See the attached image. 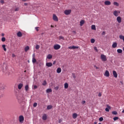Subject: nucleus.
I'll use <instances>...</instances> for the list:
<instances>
[{
    "mask_svg": "<svg viewBox=\"0 0 124 124\" xmlns=\"http://www.w3.org/2000/svg\"><path fill=\"white\" fill-rule=\"evenodd\" d=\"M17 100L19 103H24V98H23V95L22 94H19L17 97Z\"/></svg>",
    "mask_w": 124,
    "mask_h": 124,
    "instance_id": "f257e3e1",
    "label": "nucleus"
},
{
    "mask_svg": "<svg viewBox=\"0 0 124 124\" xmlns=\"http://www.w3.org/2000/svg\"><path fill=\"white\" fill-rule=\"evenodd\" d=\"M101 59L102 62H106V61H107V58L106 57V56L104 54L101 55Z\"/></svg>",
    "mask_w": 124,
    "mask_h": 124,
    "instance_id": "f03ea898",
    "label": "nucleus"
},
{
    "mask_svg": "<svg viewBox=\"0 0 124 124\" xmlns=\"http://www.w3.org/2000/svg\"><path fill=\"white\" fill-rule=\"evenodd\" d=\"M53 48L54 50H59V49H61V46L59 44H56L53 46Z\"/></svg>",
    "mask_w": 124,
    "mask_h": 124,
    "instance_id": "7ed1b4c3",
    "label": "nucleus"
},
{
    "mask_svg": "<svg viewBox=\"0 0 124 124\" xmlns=\"http://www.w3.org/2000/svg\"><path fill=\"white\" fill-rule=\"evenodd\" d=\"M53 20H54L55 22H58L59 21V18L58 16L55 14L53 15Z\"/></svg>",
    "mask_w": 124,
    "mask_h": 124,
    "instance_id": "20e7f679",
    "label": "nucleus"
},
{
    "mask_svg": "<svg viewBox=\"0 0 124 124\" xmlns=\"http://www.w3.org/2000/svg\"><path fill=\"white\" fill-rule=\"evenodd\" d=\"M64 13L65 15H69L71 13V10H66L64 11Z\"/></svg>",
    "mask_w": 124,
    "mask_h": 124,
    "instance_id": "39448f33",
    "label": "nucleus"
},
{
    "mask_svg": "<svg viewBox=\"0 0 124 124\" xmlns=\"http://www.w3.org/2000/svg\"><path fill=\"white\" fill-rule=\"evenodd\" d=\"M104 76H106V77H109V76H110V73H109L108 70L105 71Z\"/></svg>",
    "mask_w": 124,
    "mask_h": 124,
    "instance_id": "423d86ee",
    "label": "nucleus"
},
{
    "mask_svg": "<svg viewBox=\"0 0 124 124\" xmlns=\"http://www.w3.org/2000/svg\"><path fill=\"white\" fill-rule=\"evenodd\" d=\"M19 121L20 123H23V122H24V116L22 115L19 116Z\"/></svg>",
    "mask_w": 124,
    "mask_h": 124,
    "instance_id": "0eeeda50",
    "label": "nucleus"
},
{
    "mask_svg": "<svg viewBox=\"0 0 124 124\" xmlns=\"http://www.w3.org/2000/svg\"><path fill=\"white\" fill-rule=\"evenodd\" d=\"M116 20L117 21L118 23H119V24H121V23H122V17H121V16H118L116 18Z\"/></svg>",
    "mask_w": 124,
    "mask_h": 124,
    "instance_id": "6e6552de",
    "label": "nucleus"
},
{
    "mask_svg": "<svg viewBox=\"0 0 124 124\" xmlns=\"http://www.w3.org/2000/svg\"><path fill=\"white\" fill-rule=\"evenodd\" d=\"M46 65L47 66V67H51V66H52L53 63L51 62H46Z\"/></svg>",
    "mask_w": 124,
    "mask_h": 124,
    "instance_id": "1a4fd4ad",
    "label": "nucleus"
},
{
    "mask_svg": "<svg viewBox=\"0 0 124 124\" xmlns=\"http://www.w3.org/2000/svg\"><path fill=\"white\" fill-rule=\"evenodd\" d=\"M113 14L115 17H118L119 16V14H118V11H114L113 12Z\"/></svg>",
    "mask_w": 124,
    "mask_h": 124,
    "instance_id": "9d476101",
    "label": "nucleus"
},
{
    "mask_svg": "<svg viewBox=\"0 0 124 124\" xmlns=\"http://www.w3.org/2000/svg\"><path fill=\"white\" fill-rule=\"evenodd\" d=\"M42 119L43 121H46L47 120V115L46 114L43 115Z\"/></svg>",
    "mask_w": 124,
    "mask_h": 124,
    "instance_id": "9b49d317",
    "label": "nucleus"
},
{
    "mask_svg": "<svg viewBox=\"0 0 124 124\" xmlns=\"http://www.w3.org/2000/svg\"><path fill=\"white\" fill-rule=\"evenodd\" d=\"M17 36H18V37H22V36H23V34L21 31H18L17 33Z\"/></svg>",
    "mask_w": 124,
    "mask_h": 124,
    "instance_id": "f8f14e48",
    "label": "nucleus"
},
{
    "mask_svg": "<svg viewBox=\"0 0 124 124\" xmlns=\"http://www.w3.org/2000/svg\"><path fill=\"white\" fill-rule=\"evenodd\" d=\"M113 75L115 78H117L118 77V74H117V72H116V71H113Z\"/></svg>",
    "mask_w": 124,
    "mask_h": 124,
    "instance_id": "ddd939ff",
    "label": "nucleus"
},
{
    "mask_svg": "<svg viewBox=\"0 0 124 124\" xmlns=\"http://www.w3.org/2000/svg\"><path fill=\"white\" fill-rule=\"evenodd\" d=\"M23 86H24V84H23V83H19L18 85V90H21L22 89V88H23Z\"/></svg>",
    "mask_w": 124,
    "mask_h": 124,
    "instance_id": "4468645a",
    "label": "nucleus"
},
{
    "mask_svg": "<svg viewBox=\"0 0 124 124\" xmlns=\"http://www.w3.org/2000/svg\"><path fill=\"white\" fill-rule=\"evenodd\" d=\"M104 3H105V5H111V2L110 1H108V0L105 1Z\"/></svg>",
    "mask_w": 124,
    "mask_h": 124,
    "instance_id": "2eb2a0df",
    "label": "nucleus"
},
{
    "mask_svg": "<svg viewBox=\"0 0 124 124\" xmlns=\"http://www.w3.org/2000/svg\"><path fill=\"white\" fill-rule=\"evenodd\" d=\"M107 108H105V110L106 111V112H109V109H111V107L108 105H107Z\"/></svg>",
    "mask_w": 124,
    "mask_h": 124,
    "instance_id": "dca6fc26",
    "label": "nucleus"
},
{
    "mask_svg": "<svg viewBox=\"0 0 124 124\" xmlns=\"http://www.w3.org/2000/svg\"><path fill=\"white\" fill-rule=\"evenodd\" d=\"M117 46H118V44L116 42L113 43L112 45V48H117Z\"/></svg>",
    "mask_w": 124,
    "mask_h": 124,
    "instance_id": "f3484780",
    "label": "nucleus"
},
{
    "mask_svg": "<svg viewBox=\"0 0 124 124\" xmlns=\"http://www.w3.org/2000/svg\"><path fill=\"white\" fill-rule=\"evenodd\" d=\"M72 117H73V119H76V118H77V117H78V114L76 113H74L73 114Z\"/></svg>",
    "mask_w": 124,
    "mask_h": 124,
    "instance_id": "a211bd4d",
    "label": "nucleus"
},
{
    "mask_svg": "<svg viewBox=\"0 0 124 124\" xmlns=\"http://www.w3.org/2000/svg\"><path fill=\"white\" fill-rule=\"evenodd\" d=\"M85 24V20H81L80 21V26L81 27H82V26H83V25H84Z\"/></svg>",
    "mask_w": 124,
    "mask_h": 124,
    "instance_id": "6ab92c4d",
    "label": "nucleus"
},
{
    "mask_svg": "<svg viewBox=\"0 0 124 124\" xmlns=\"http://www.w3.org/2000/svg\"><path fill=\"white\" fill-rule=\"evenodd\" d=\"M68 48L69 49H78V46H69Z\"/></svg>",
    "mask_w": 124,
    "mask_h": 124,
    "instance_id": "aec40b11",
    "label": "nucleus"
},
{
    "mask_svg": "<svg viewBox=\"0 0 124 124\" xmlns=\"http://www.w3.org/2000/svg\"><path fill=\"white\" fill-rule=\"evenodd\" d=\"M24 50L25 52H28L29 50H30V46H27L24 48Z\"/></svg>",
    "mask_w": 124,
    "mask_h": 124,
    "instance_id": "412c9836",
    "label": "nucleus"
},
{
    "mask_svg": "<svg viewBox=\"0 0 124 124\" xmlns=\"http://www.w3.org/2000/svg\"><path fill=\"white\" fill-rule=\"evenodd\" d=\"M46 58H47V59H48V60H51V59H52V58H53V56L51 54H48Z\"/></svg>",
    "mask_w": 124,
    "mask_h": 124,
    "instance_id": "4be33fe9",
    "label": "nucleus"
},
{
    "mask_svg": "<svg viewBox=\"0 0 124 124\" xmlns=\"http://www.w3.org/2000/svg\"><path fill=\"white\" fill-rule=\"evenodd\" d=\"M53 108V106L52 105H48L47 107V110H51Z\"/></svg>",
    "mask_w": 124,
    "mask_h": 124,
    "instance_id": "5701e85b",
    "label": "nucleus"
},
{
    "mask_svg": "<svg viewBox=\"0 0 124 124\" xmlns=\"http://www.w3.org/2000/svg\"><path fill=\"white\" fill-rule=\"evenodd\" d=\"M117 52L119 54H122V53H123V50H122L121 49H118L117 50Z\"/></svg>",
    "mask_w": 124,
    "mask_h": 124,
    "instance_id": "b1692460",
    "label": "nucleus"
},
{
    "mask_svg": "<svg viewBox=\"0 0 124 124\" xmlns=\"http://www.w3.org/2000/svg\"><path fill=\"white\" fill-rule=\"evenodd\" d=\"M57 73H61V72H62V69L61 68H58L57 69Z\"/></svg>",
    "mask_w": 124,
    "mask_h": 124,
    "instance_id": "393cba45",
    "label": "nucleus"
},
{
    "mask_svg": "<svg viewBox=\"0 0 124 124\" xmlns=\"http://www.w3.org/2000/svg\"><path fill=\"white\" fill-rule=\"evenodd\" d=\"M59 40H64V37H63L62 36H60L59 37Z\"/></svg>",
    "mask_w": 124,
    "mask_h": 124,
    "instance_id": "a878e982",
    "label": "nucleus"
},
{
    "mask_svg": "<svg viewBox=\"0 0 124 124\" xmlns=\"http://www.w3.org/2000/svg\"><path fill=\"white\" fill-rule=\"evenodd\" d=\"M91 29L92 30H94V31H95L96 30L95 28V25H92Z\"/></svg>",
    "mask_w": 124,
    "mask_h": 124,
    "instance_id": "bb28decb",
    "label": "nucleus"
},
{
    "mask_svg": "<svg viewBox=\"0 0 124 124\" xmlns=\"http://www.w3.org/2000/svg\"><path fill=\"white\" fill-rule=\"evenodd\" d=\"M46 93H52V89H47L46 90Z\"/></svg>",
    "mask_w": 124,
    "mask_h": 124,
    "instance_id": "cd10ccee",
    "label": "nucleus"
},
{
    "mask_svg": "<svg viewBox=\"0 0 124 124\" xmlns=\"http://www.w3.org/2000/svg\"><path fill=\"white\" fill-rule=\"evenodd\" d=\"M64 88L65 89H68V83H65L64 84Z\"/></svg>",
    "mask_w": 124,
    "mask_h": 124,
    "instance_id": "c85d7f7f",
    "label": "nucleus"
},
{
    "mask_svg": "<svg viewBox=\"0 0 124 124\" xmlns=\"http://www.w3.org/2000/svg\"><path fill=\"white\" fill-rule=\"evenodd\" d=\"M6 46H5V45H3L2 46V47L4 50V51H6V47H5Z\"/></svg>",
    "mask_w": 124,
    "mask_h": 124,
    "instance_id": "c756f323",
    "label": "nucleus"
},
{
    "mask_svg": "<svg viewBox=\"0 0 124 124\" xmlns=\"http://www.w3.org/2000/svg\"><path fill=\"white\" fill-rule=\"evenodd\" d=\"M25 91H26V92H28V91H29V85H27L26 86H25Z\"/></svg>",
    "mask_w": 124,
    "mask_h": 124,
    "instance_id": "7c9ffc66",
    "label": "nucleus"
},
{
    "mask_svg": "<svg viewBox=\"0 0 124 124\" xmlns=\"http://www.w3.org/2000/svg\"><path fill=\"white\" fill-rule=\"evenodd\" d=\"M43 86H46L47 85V82H46V80H44V82L42 83Z\"/></svg>",
    "mask_w": 124,
    "mask_h": 124,
    "instance_id": "2f4dec72",
    "label": "nucleus"
},
{
    "mask_svg": "<svg viewBox=\"0 0 124 124\" xmlns=\"http://www.w3.org/2000/svg\"><path fill=\"white\" fill-rule=\"evenodd\" d=\"M32 62L33 63H35L36 62V59L35 58H32Z\"/></svg>",
    "mask_w": 124,
    "mask_h": 124,
    "instance_id": "473e14b6",
    "label": "nucleus"
},
{
    "mask_svg": "<svg viewBox=\"0 0 124 124\" xmlns=\"http://www.w3.org/2000/svg\"><path fill=\"white\" fill-rule=\"evenodd\" d=\"M112 114L113 115H117L118 114V112L116 111H112Z\"/></svg>",
    "mask_w": 124,
    "mask_h": 124,
    "instance_id": "72a5a7b5",
    "label": "nucleus"
},
{
    "mask_svg": "<svg viewBox=\"0 0 124 124\" xmlns=\"http://www.w3.org/2000/svg\"><path fill=\"white\" fill-rule=\"evenodd\" d=\"M113 4L114 5H116V6H119V3L117 2H114Z\"/></svg>",
    "mask_w": 124,
    "mask_h": 124,
    "instance_id": "f704fd0d",
    "label": "nucleus"
},
{
    "mask_svg": "<svg viewBox=\"0 0 124 124\" xmlns=\"http://www.w3.org/2000/svg\"><path fill=\"white\" fill-rule=\"evenodd\" d=\"M39 48H40V46H39V45H36L35 46V49H36V50H38Z\"/></svg>",
    "mask_w": 124,
    "mask_h": 124,
    "instance_id": "c9c22d12",
    "label": "nucleus"
},
{
    "mask_svg": "<svg viewBox=\"0 0 124 124\" xmlns=\"http://www.w3.org/2000/svg\"><path fill=\"white\" fill-rule=\"evenodd\" d=\"M91 43H94V42H95V40H94V39H91Z\"/></svg>",
    "mask_w": 124,
    "mask_h": 124,
    "instance_id": "e433bc0d",
    "label": "nucleus"
},
{
    "mask_svg": "<svg viewBox=\"0 0 124 124\" xmlns=\"http://www.w3.org/2000/svg\"><path fill=\"white\" fill-rule=\"evenodd\" d=\"M117 120H119V117H115L113 118V120L114 121H117Z\"/></svg>",
    "mask_w": 124,
    "mask_h": 124,
    "instance_id": "4c0bfd02",
    "label": "nucleus"
},
{
    "mask_svg": "<svg viewBox=\"0 0 124 124\" xmlns=\"http://www.w3.org/2000/svg\"><path fill=\"white\" fill-rule=\"evenodd\" d=\"M1 41H2V42H4V41H5V37H2L1 38Z\"/></svg>",
    "mask_w": 124,
    "mask_h": 124,
    "instance_id": "58836bf2",
    "label": "nucleus"
},
{
    "mask_svg": "<svg viewBox=\"0 0 124 124\" xmlns=\"http://www.w3.org/2000/svg\"><path fill=\"white\" fill-rule=\"evenodd\" d=\"M94 50H95V51H96V52H98V50L97 49V47H96V46L94 47Z\"/></svg>",
    "mask_w": 124,
    "mask_h": 124,
    "instance_id": "ea45409f",
    "label": "nucleus"
},
{
    "mask_svg": "<svg viewBox=\"0 0 124 124\" xmlns=\"http://www.w3.org/2000/svg\"><path fill=\"white\" fill-rule=\"evenodd\" d=\"M99 121L100 122H102V121H103V117H100L99 119Z\"/></svg>",
    "mask_w": 124,
    "mask_h": 124,
    "instance_id": "a19ab883",
    "label": "nucleus"
},
{
    "mask_svg": "<svg viewBox=\"0 0 124 124\" xmlns=\"http://www.w3.org/2000/svg\"><path fill=\"white\" fill-rule=\"evenodd\" d=\"M59 86H56L54 88L55 90H56V91H58L59 90Z\"/></svg>",
    "mask_w": 124,
    "mask_h": 124,
    "instance_id": "79ce46f5",
    "label": "nucleus"
},
{
    "mask_svg": "<svg viewBox=\"0 0 124 124\" xmlns=\"http://www.w3.org/2000/svg\"><path fill=\"white\" fill-rule=\"evenodd\" d=\"M36 106H37V103H34L33 104V107H36Z\"/></svg>",
    "mask_w": 124,
    "mask_h": 124,
    "instance_id": "37998d69",
    "label": "nucleus"
},
{
    "mask_svg": "<svg viewBox=\"0 0 124 124\" xmlns=\"http://www.w3.org/2000/svg\"><path fill=\"white\" fill-rule=\"evenodd\" d=\"M0 2L3 4L4 3V1L3 0H0Z\"/></svg>",
    "mask_w": 124,
    "mask_h": 124,
    "instance_id": "c03bdc74",
    "label": "nucleus"
},
{
    "mask_svg": "<svg viewBox=\"0 0 124 124\" xmlns=\"http://www.w3.org/2000/svg\"><path fill=\"white\" fill-rule=\"evenodd\" d=\"M32 59H35V54H32Z\"/></svg>",
    "mask_w": 124,
    "mask_h": 124,
    "instance_id": "a18cd8bd",
    "label": "nucleus"
},
{
    "mask_svg": "<svg viewBox=\"0 0 124 124\" xmlns=\"http://www.w3.org/2000/svg\"><path fill=\"white\" fill-rule=\"evenodd\" d=\"M85 103H86V101H82L81 102V104L84 105V104H85Z\"/></svg>",
    "mask_w": 124,
    "mask_h": 124,
    "instance_id": "49530a36",
    "label": "nucleus"
},
{
    "mask_svg": "<svg viewBox=\"0 0 124 124\" xmlns=\"http://www.w3.org/2000/svg\"><path fill=\"white\" fill-rule=\"evenodd\" d=\"M61 122H62V119H59V124H61Z\"/></svg>",
    "mask_w": 124,
    "mask_h": 124,
    "instance_id": "de8ad7c7",
    "label": "nucleus"
},
{
    "mask_svg": "<svg viewBox=\"0 0 124 124\" xmlns=\"http://www.w3.org/2000/svg\"><path fill=\"white\" fill-rule=\"evenodd\" d=\"M12 57H13V58H15L16 57V56L15 55V54H12Z\"/></svg>",
    "mask_w": 124,
    "mask_h": 124,
    "instance_id": "09e8293b",
    "label": "nucleus"
},
{
    "mask_svg": "<svg viewBox=\"0 0 124 124\" xmlns=\"http://www.w3.org/2000/svg\"><path fill=\"white\" fill-rule=\"evenodd\" d=\"M35 29H36V31H39L38 27H36Z\"/></svg>",
    "mask_w": 124,
    "mask_h": 124,
    "instance_id": "8fccbe9b",
    "label": "nucleus"
},
{
    "mask_svg": "<svg viewBox=\"0 0 124 124\" xmlns=\"http://www.w3.org/2000/svg\"><path fill=\"white\" fill-rule=\"evenodd\" d=\"M56 61H54L53 62V64H56Z\"/></svg>",
    "mask_w": 124,
    "mask_h": 124,
    "instance_id": "3c124183",
    "label": "nucleus"
},
{
    "mask_svg": "<svg viewBox=\"0 0 124 124\" xmlns=\"http://www.w3.org/2000/svg\"><path fill=\"white\" fill-rule=\"evenodd\" d=\"M37 88V86L34 85V89H36Z\"/></svg>",
    "mask_w": 124,
    "mask_h": 124,
    "instance_id": "603ef678",
    "label": "nucleus"
},
{
    "mask_svg": "<svg viewBox=\"0 0 124 124\" xmlns=\"http://www.w3.org/2000/svg\"><path fill=\"white\" fill-rule=\"evenodd\" d=\"M101 95H102V94H101V93H99L98 94V96L100 97V96H101Z\"/></svg>",
    "mask_w": 124,
    "mask_h": 124,
    "instance_id": "864d4df0",
    "label": "nucleus"
},
{
    "mask_svg": "<svg viewBox=\"0 0 124 124\" xmlns=\"http://www.w3.org/2000/svg\"><path fill=\"white\" fill-rule=\"evenodd\" d=\"M117 12H118V15H119V14H120V13H121V11H118Z\"/></svg>",
    "mask_w": 124,
    "mask_h": 124,
    "instance_id": "5fc2aeb1",
    "label": "nucleus"
},
{
    "mask_svg": "<svg viewBox=\"0 0 124 124\" xmlns=\"http://www.w3.org/2000/svg\"><path fill=\"white\" fill-rule=\"evenodd\" d=\"M94 67H95L96 69H98V67H96V66H94Z\"/></svg>",
    "mask_w": 124,
    "mask_h": 124,
    "instance_id": "6e6d98bb",
    "label": "nucleus"
},
{
    "mask_svg": "<svg viewBox=\"0 0 124 124\" xmlns=\"http://www.w3.org/2000/svg\"><path fill=\"white\" fill-rule=\"evenodd\" d=\"M24 5H25V6L28 5V3H24Z\"/></svg>",
    "mask_w": 124,
    "mask_h": 124,
    "instance_id": "4d7b16f0",
    "label": "nucleus"
},
{
    "mask_svg": "<svg viewBox=\"0 0 124 124\" xmlns=\"http://www.w3.org/2000/svg\"><path fill=\"white\" fill-rule=\"evenodd\" d=\"M1 36H4V33H2V34H1Z\"/></svg>",
    "mask_w": 124,
    "mask_h": 124,
    "instance_id": "13d9d810",
    "label": "nucleus"
},
{
    "mask_svg": "<svg viewBox=\"0 0 124 124\" xmlns=\"http://www.w3.org/2000/svg\"><path fill=\"white\" fill-rule=\"evenodd\" d=\"M102 34H105V32L103 31Z\"/></svg>",
    "mask_w": 124,
    "mask_h": 124,
    "instance_id": "bf43d9fd",
    "label": "nucleus"
},
{
    "mask_svg": "<svg viewBox=\"0 0 124 124\" xmlns=\"http://www.w3.org/2000/svg\"><path fill=\"white\" fill-rule=\"evenodd\" d=\"M15 11H18V9H16L15 10Z\"/></svg>",
    "mask_w": 124,
    "mask_h": 124,
    "instance_id": "052dcab7",
    "label": "nucleus"
},
{
    "mask_svg": "<svg viewBox=\"0 0 124 124\" xmlns=\"http://www.w3.org/2000/svg\"><path fill=\"white\" fill-rule=\"evenodd\" d=\"M51 28H54V26L53 25H51Z\"/></svg>",
    "mask_w": 124,
    "mask_h": 124,
    "instance_id": "680f3d73",
    "label": "nucleus"
},
{
    "mask_svg": "<svg viewBox=\"0 0 124 124\" xmlns=\"http://www.w3.org/2000/svg\"><path fill=\"white\" fill-rule=\"evenodd\" d=\"M94 124H97V122H94Z\"/></svg>",
    "mask_w": 124,
    "mask_h": 124,
    "instance_id": "e2e57ef3",
    "label": "nucleus"
},
{
    "mask_svg": "<svg viewBox=\"0 0 124 124\" xmlns=\"http://www.w3.org/2000/svg\"><path fill=\"white\" fill-rule=\"evenodd\" d=\"M122 113H124V109L122 111Z\"/></svg>",
    "mask_w": 124,
    "mask_h": 124,
    "instance_id": "0e129e2a",
    "label": "nucleus"
},
{
    "mask_svg": "<svg viewBox=\"0 0 124 124\" xmlns=\"http://www.w3.org/2000/svg\"><path fill=\"white\" fill-rule=\"evenodd\" d=\"M23 1H26V0H23Z\"/></svg>",
    "mask_w": 124,
    "mask_h": 124,
    "instance_id": "69168bd1",
    "label": "nucleus"
},
{
    "mask_svg": "<svg viewBox=\"0 0 124 124\" xmlns=\"http://www.w3.org/2000/svg\"><path fill=\"white\" fill-rule=\"evenodd\" d=\"M74 78H75V77H74Z\"/></svg>",
    "mask_w": 124,
    "mask_h": 124,
    "instance_id": "338daca9",
    "label": "nucleus"
},
{
    "mask_svg": "<svg viewBox=\"0 0 124 124\" xmlns=\"http://www.w3.org/2000/svg\"><path fill=\"white\" fill-rule=\"evenodd\" d=\"M74 78H75V77H74Z\"/></svg>",
    "mask_w": 124,
    "mask_h": 124,
    "instance_id": "774afa93",
    "label": "nucleus"
}]
</instances>
